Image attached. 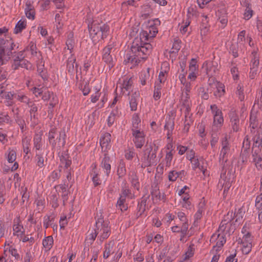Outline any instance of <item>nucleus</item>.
Segmentation results:
<instances>
[{
    "mask_svg": "<svg viewBox=\"0 0 262 262\" xmlns=\"http://www.w3.org/2000/svg\"><path fill=\"white\" fill-rule=\"evenodd\" d=\"M133 45L131 47L130 51L126 55L125 62H130L133 64L137 65L141 59L145 60L150 54L152 50V46L147 42Z\"/></svg>",
    "mask_w": 262,
    "mask_h": 262,
    "instance_id": "obj_1",
    "label": "nucleus"
},
{
    "mask_svg": "<svg viewBox=\"0 0 262 262\" xmlns=\"http://www.w3.org/2000/svg\"><path fill=\"white\" fill-rule=\"evenodd\" d=\"M90 36L95 43L106 38L110 33L109 26L103 23L94 20L88 25Z\"/></svg>",
    "mask_w": 262,
    "mask_h": 262,
    "instance_id": "obj_2",
    "label": "nucleus"
},
{
    "mask_svg": "<svg viewBox=\"0 0 262 262\" xmlns=\"http://www.w3.org/2000/svg\"><path fill=\"white\" fill-rule=\"evenodd\" d=\"M108 223L107 221L104 220L101 214L96 221L95 228L98 234H100L97 241L99 245H101L103 242L107 239L111 234V228L108 226Z\"/></svg>",
    "mask_w": 262,
    "mask_h": 262,
    "instance_id": "obj_3",
    "label": "nucleus"
},
{
    "mask_svg": "<svg viewBox=\"0 0 262 262\" xmlns=\"http://www.w3.org/2000/svg\"><path fill=\"white\" fill-rule=\"evenodd\" d=\"M66 134L64 129L61 130L59 134L57 133L56 128H52L48 133V140L49 143L53 148H55L57 144L56 139L59 138V146L64 147L66 144Z\"/></svg>",
    "mask_w": 262,
    "mask_h": 262,
    "instance_id": "obj_4",
    "label": "nucleus"
},
{
    "mask_svg": "<svg viewBox=\"0 0 262 262\" xmlns=\"http://www.w3.org/2000/svg\"><path fill=\"white\" fill-rule=\"evenodd\" d=\"M12 45L15 46L12 38L5 37V39L0 38V58L5 60L7 52L12 48Z\"/></svg>",
    "mask_w": 262,
    "mask_h": 262,
    "instance_id": "obj_5",
    "label": "nucleus"
},
{
    "mask_svg": "<svg viewBox=\"0 0 262 262\" xmlns=\"http://www.w3.org/2000/svg\"><path fill=\"white\" fill-rule=\"evenodd\" d=\"M222 148L221 150L219 160L222 165H223L222 171H224L225 163H226L228 161L226 156L230 149L229 143L228 141L227 135H226V136L223 138L222 140Z\"/></svg>",
    "mask_w": 262,
    "mask_h": 262,
    "instance_id": "obj_6",
    "label": "nucleus"
},
{
    "mask_svg": "<svg viewBox=\"0 0 262 262\" xmlns=\"http://www.w3.org/2000/svg\"><path fill=\"white\" fill-rule=\"evenodd\" d=\"M114 46L113 43L108 44L103 50L102 60L108 65L110 70L114 66L113 58L111 54Z\"/></svg>",
    "mask_w": 262,
    "mask_h": 262,
    "instance_id": "obj_7",
    "label": "nucleus"
},
{
    "mask_svg": "<svg viewBox=\"0 0 262 262\" xmlns=\"http://www.w3.org/2000/svg\"><path fill=\"white\" fill-rule=\"evenodd\" d=\"M132 135L134 137L133 141L135 146L137 148H141L145 143V135L143 132H141L139 129H132Z\"/></svg>",
    "mask_w": 262,
    "mask_h": 262,
    "instance_id": "obj_8",
    "label": "nucleus"
},
{
    "mask_svg": "<svg viewBox=\"0 0 262 262\" xmlns=\"http://www.w3.org/2000/svg\"><path fill=\"white\" fill-rule=\"evenodd\" d=\"M224 118L221 111H217L214 114L213 124L211 127L212 132H219L223 125Z\"/></svg>",
    "mask_w": 262,
    "mask_h": 262,
    "instance_id": "obj_9",
    "label": "nucleus"
},
{
    "mask_svg": "<svg viewBox=\"0 0 262 262\" xmlns=\"http://www.w3.org/2000/svg\"><path fill=\"white\" fill-rule=\"evenodd\" d=\"M202 68L205 69L206 74L208 76H214L218 71V65L216 62L213 61H206L203 64Z\"/></svg>",
    "mask_w": 262,
    "mask_h": 262,
    "instance_id": "obj_10",
    "label": "nucleus"
},
{
    "mask_svg": "<svg viewBox=\"0 0 262 262\" xmlns=\"http://www.w3.org/2000/svg\"><path fill=\"white\" fill-rule=\"evenodd\" d=\"M230 123L233 132H237L239 130V120L237 113L231 110L229 113Z\"/></svg>",
    "mask_w": 262,
    "mask_h": 262,
    "instance_id": "obj_11",
    "label": "nucleus"
},
{
    "mask_svg": "<svg viewBox=\"0 0 262 262\" xmlns=\"http://www.w3.org/2000/svg\"><path fill=\"white\" fill-rule=\"evenodd\" d=\"M145 149L144 150V156L141 159L143 161L142 164V167L145 168L150 166V162L149 160V156L150 155L151 152H152L153 149L151 145H148L146 144L145 146Z\"/></svg>",
    "mask_w": 262,
    "mask_h": 262,
    "instance_id": "obj_12",
    "label": "nucleus"
},
{
    "mask_svg": "<svg viewBox=\"0 0 262 262\" xmlns=\"http://www.w3.org/2000/svg\"><path fill=\"white\" fill-rule=\"evenodd\" d=\"M150 194L153 201L155 200L156 201L163 200L164 201L165 200V195L164 193H163V194H161L159 187L157 184H156L155 186H151Z\"/></svg>",
    "mask_w": 262,
    "mask_h": 262,
    "instance_id": "obj_13",
    "label": "nucleus"
},
{
    "mask_svg": "<svg viewBox=\"0 0 262 262\" xmlns=\"http://www.w3.org/2000/svg\"><path fill=\"white\" fill-rule=\"evenodd\" d=\"M261 149L259 148H255L253 152L252 156L253 157V162L255 163L256 167L258 169L262 168V157L260 155Z\"/></svg>",
    "mask_w": 262,
    "mask_h": 262,
    "instance_id": "obj_14",
    "label": "nucleus"
},
{
    "mask_svg": "<svg viewBox=\"0 0 262 262\" xmlns=\"http://www.w3.org/2000/svg\"><path fill=\"white\" fill-rule=\"evenodd\" d=\"M25 13L27 18L32 20L35 19V11L30 1H27L26 3Z\"/></svg>",
    "mask_w": 262,
    "mask_h": 262,
    "instance_id": "obj_15",
    "label": "nucleus"
},
{
    "mask_svg": "<svg viewBox=\"0 0 262 262\" xmlns=\"http://www.w3.org/2000/svg\"><path fill=\"white\" fill-rule=\"evenodd\" d=\"M76 58L75 57L71 56V57L69 58L67 60V70L70 74H73L75 69H76V73L77 72V68L78 64L75 63Z\"/></svg>",
    "mask_w": 262,
    "mask_h": 262,
    "instance_id": "obj_16",
    "label": "nucleus"
},
{
    "mask_svg": "<svg viewBox=\"0 0 262 262\" xmlns=\"http://www.w3.org/2000/svg\"><path fill=\"white\" fill-rule=\"evenodd\" d=\"M251 236V233L249 232H247L245 234L241 241L243 246L245 247V249L248 248V251L246 252V254H248L251 251L252 247Z\"/></svg>",
    "mask_w": 262,
    "mask_h": 262,
    "instance_id": "obj_17",
    "label": "nucleus"
},
{
    "mask_svg": "<svg viewBox=\"0 0 262 262\" xmlns=\"http://www.w3.org/2000/svg\"><path fill=\"white\" fill-rule=\"evenodd\" d=\"M35 159L36 162V166L39 168H42L47 164V158L43 156L42 153L36 152Z\"/></svg>",
    "mask_w": 262,
    "mask_h": 262,
    "instance_id": "obj_18",
    "label": "nucleus"
},
{
    "mask_svg": "<svg viewBox=\"0 0 262 262\" xmlns=\"http://www.w3.org/2000/svg\"><path fill=\"white\" fill-rule=\"evenodd\" d=\"M110 162V157H109L107 153H105L104 155V158L101 161V166L102 168L105 169V172L107 176L109 175L111 169Z\"/></svg>",
    "mask_w": 262,
    "mask_h": 262,
    "instance_id": "obj_19",
    "label": "nucleus"
},
{
    "mask_svg": "<svg viewBox=\"0 0 262 262\" xmlns=\"http://www.w3.org/2000/svg\"><path fill=\"white\" fill-rule=\"evenodd\" d=\"M27 105L30 108V114H38V110L41 108L42 104L39 101H29L27 102Z\"/></svg>",
    "mask_w": 262,
    "mask_h": 262,
    "instance_id": "obj_20",
    "label": "nucleus"
},
{
    "mask_svg": "<svg viewBox=\"0 0 262 262\" xmlns=\"http://www.w3.org/2000/svg\"><path fill=\"white\" fill-rule=\"evenodd\" d=\"M30 63L27 60H13L12 68L13 70H17L19 67L28 69V66Z\"/></svg>",
    "mask_w": 262,
    "mask_h": 262,
    "instance_id": "obj_21",
    "label": "nucleus"
},
{
    "mask_svg": "<svg viewBox=\"0 0 262 262\" xmlns=\"http://www.w3.org/2000/svg\"><path fill=\"white\" fill-rule=\"evenodd\" d=\"M129 180L132 183V185L139 190L140 188V183L139 182L138 177L135 171H130L129 173Z\"/></svg>",
    "mask_w": 262,
    "mask_h": 262,
    "instance_id": "obj_22",
    "label": "nucleus"
},
{
    "mask_svg": "<svg viewBox=\"0 0 262 262\" xmlns=\"http://www.w3.org/2000/svg\"><path fill=\"white\" fill-rule=\"evenodd\" d=\"M216 84L213 88L216 89V90L214 92V95L216 97H221L224 95L225 94V85L221 82L215 83Z\"/></svg>",
    "mask_w": 262,
    "mask_h": 262,
    "instance_id": "obj_23",
    "label": "nucleus"
},
{
    "mask_svg": "<svg viewBox=\"0 0 262 262\" xmlns=\"http://www.w3.org/2000/svg\"><path fill=\"white\" fill-rule=\"evenodd\" d=\"M68 187V185H67L66 184H60L58 185H56L54 188L55 189H57L58 187H59L60 189L61 190V197L63 201V205H66V202L68 199V194H69V190H67V187Z\"/></svg>",
    "mask_w": 262,
    "mask_h": 262,
    "instance_id": "obj_24",
    "label": "nucleus"
},
{
    "mask_svg": "<svg viewBox=\"0 0 262 262\" xmlns=\"http://www.w3.org/2000/svg\"><path fill=\"white\" fill-rule=\"evenodd\" d=\"M217 16L220 23L225 26L228 22L227 11L225 9L222 8L218 10Z\"/></svg>",
    "mask_w": 262,
    "mask_h": 262,
    "instance_id": "obj_25",
    "label": "nucleus"
},
{
    "mask_svg": "<svg viewBox=\"0 0 262 262\" xmlns=\"http://www.w3.org/2000/svg\"><path fill=\"white\" fill-rule=\"evenodd\" d=\"M208 18L207 16H205L202 19L200 26L201 36H205L209 31V25L208 24Z\"/></svg>",
    "mask_w": 262,
    "mask_h": 262,
    "instance_id": "obj_26",
    "label": "nucleus"
},
{
    "mask_svg": "<svg viewBox=\"0 0 262 262\" xmlns=\"http://www.w3.org/2000/svg\"><path fill=\"white\" fill-rule=\"evenodd\" d=\"M257 50H254L252 52V58L251 61V68L252 69L258 70V66L259 64V56L257 54Z\"/></svg>",
    "mask_w": 262,
    "mask_h": 262,
    "instance_id": "obj_27",
    "label": "nucleus"
},
{
    "mask_svg": "<svg viewBox=\"0 0 262 262\" xmlns=\"http://www.w3.org/2000/svg\"><path fill=\"white\" fill-rule=\"evenodd\" d=\"M139 96V93L137 92H135L133 93L129 99V105L130 110L132 111H135L137 110V98Z\"/></svg>",
    "mask_w": 262,
    "mask_h": 262,
    "instance_id": "obj_28",
    "label": "nucleus"
},
{
    "mask_svg": "<svg viewBox=\"0 0 262 262\" xmlns=\"http://www.w3.org/2000/svg\"><path fill=\"white\" fill-rule=\"evenodd\" d=\"M157 33L158 31H153L152 35H148L147 31L142 30L140 33L141 43H144V41L148 40L149 38H152Z\"/></svg>",
    "mask_w": 262,
    "mask_h": 262,
    "instance_id": "obj_29",
    "label": "nucleus"
},
{
    "mask_svg": "<svg viewBox=\"0 0 262 262\" xmlns=\"http://www.w3.org/2000/svg\"><path fill=\"white\" fill-rule=\"evenodd\" d=\"M111 134L110 133H105L103 136L101 137L100 139V144L102 149L105 147L106 149L109 145L111 142Z\"/></svg>",
    "mask_w": 262,
    "mask_h": 262,
    "instance_id": "obj_30",
    "label": "nucleus"
},
{
    "mask_svg": "<svg viewBox=\"0 0 262 262\" xmlns=\"http://www.w3.org/2000/svg\"><path fill=\"white\" fill-rule=\"evenodd\" d=\"M114 244V241H111L105 245V250L103 252V256L104 258H107L111 253H114V252H113L112 251Z\"/></svg>",
    "mask_w": 262,
    "mask_h": 262,
    "instance_id": "obj_31",
    "label": "nucleus"
},
{
    "mask_svg": "<svg viewBox=\"0 0 262 262\" xmlns=\"http://www.w3.org/2000/svg\"><path fill=\"white\" fill-rule=\"evenodd\" d=\"M42 134L40 133L36 134L33 138V144L34 147L35 148L36 150H39L41 149L42 147Z\"/></svg>",
    "mask_w": 262,
    "mask_h": 262,
    "instance_id": "obj_32",
    "label": "nucleus"
},
{
    "mask_svg": "<svg viewBox=\"0 0 262 262\" xmlns=\"http://www.w3.org/2000/svg\"><path fill=\"white\" fill-rule=\"evenodd\" d=\"M226 242V239L225 235L223 234L221 236L220 234H219L217 235V241L216 245L213 246V250L215 249L216 251L220 250L221 248L223 246Z\"/></svg>",
    "mask_w": 262,
    "mask_h": 262,
    "instance_id": "obj_33",
    "label": "nucleus"
},
{
    "mask_svg": "<svg viewBox=\"0 0 262 262\" xmlns=\"http://www.w3.org/2000/svg\"><path fill=\"white\" fill-rule=\"evenodd\" d=\"M243 5L246 7L244 18L246 20H249L252 16L253 11L252 10L250 4L248 2L245 1Z\"/></svg>",
    "mask_w": 262,
    "mask_h": 262,
    "instance_id": "obj_34",
    "label": "nucleus"
},
{
    "mask_svg": "<svg viewBox=\"0 0 262 262\" xmlns=\"http://www.w3.org/2000/svg\"><path fill=\"white\" fill-rule=\"evenodd\" d=\"M150 68H147L146 71H142L140 73V79L141 84L142 85H145L147 83V81L150 78L149 74Z\"/></svg>",
    "mask_w": 262,
    "mask_h": 262,
    "instance_id": "obj_35",
    "label": "nucleus"
},
{
    "mask_svg": "<svg viewBox=\"0 0 262 262\" xmlns=\"http://www.w3.org/2000/svg\"><path fill=\"white\" fill-rule=\"evenodd\" d=\"M88 233L89 234L86 236L85 241L90 245H92L98 235V232H97L96 228H94L92 229H89Z\"/></svg>",
    "mask_w": 262,
    "mask_h": 262,
    "instance_id": "obj_36",
    "label": "nucleus"
},
{
    "mask_svg": "<svg viewBox=\"0 0 262 262\" xmlns=\"http://www.w3.org/2000/svg\"><path fill=\"white\" fill-rule=\"evenodd\" d=\"M141 16L144 19L149 17L150 14L152 12V8L149 5H144L142 6Z\"/></svg>",
    "mask_w": 262,
    "mask_h": 262,
    "instance_id": "obj_37",
    "label": "nucleus"
},
{
    "mask_svg": "<svg viewBox=\"0 0 262 262\" xmlns=\"http://www.w3.org/2000/svg\"><path fill=\"white\" fill-rule=\"evenodd\" d=\"M60 161L61 162V166H64L66 168L68 169L71 165V160L69 159L68 155H62L60 156Z\"/></svg>",
    "mask_w": 262,
    "mask_h": 262,
    "instance_id": "obj_38",
    "label": "nucleus"
},
{
    "mask_svg": "<svg viewBox=\"0 0 262 262\" xmlns=\"http://www.w3.org/2000/svg\"><path fill=\"white\" fill-rule=\"evenodd\" d=\"M174 127V118L169 115L166 118V122L164 125V129L166 130H173Z\"/></svg>",
    "mask_w": 262,
    "mask_h": 262,
    "instance_id": "obj_39",
    "label": "nucleus"
},
{
    "mask_svg": "<svg viewBox=\"0 0 262 262\" xmlns=\"http://www.w3.org/2000/svg\"><path fill=\"white\" fill-rule=\"evenodd\" d=\"M27 26V22L26 20H19L16 24L14 30L15 34H18L22 31L23 30L26 28Z\"/></svg>",
    "mask_w": 262,
    "mask_h": 262,
    "instance_id": "obj_40",
    "label": "nucleus"
},
{
    "mask_svg": "<svg viewBox=\"0 0 262 262\" xmlns=\"http://www.w3.org/2000/svg\"><path fill=\"white\" fill-rule=\"evenodd\" d=\"M162 85L160 83H156L154 87V98L155 100H159L161 97Z\"/></svg>",
    "mask_w": 262,
    "mask_h": 262,
    "instance_id": "obj_41",
    "label": "nucleus"
},
{
    "mask_svg": "<svg viewBox=\"0 0 262 262\" xmlns=\"http://www.w3.org/2000/svg\"><path fill=\"white\" fill-rule=\"evenodd\" d=\"M78 88L82 91L83 94L84 96L88 95L90 92L89 81L84 82L83 81L82 83L79 84Z\"/></svg>",
    "mask_w": 262,
    "mask_h": 262,
    "instance_id": "obj_42",
    "label": "nucleus"
},
{
    "mask_svg": "<svg viewBox=\"0 0 262 262\" xmlns=\"http://www.w3.org/2000/svg\"><path fill=\"white\" fill-rule=\"evenodd\" d=\"M14 235L22 236L25 234V229H24L23 226L20 225L19 224L14 225L13 227Z\"/></svg>",
    "mask_w": 262,
    "mask_h": 262,
    "instance_id": "obj_43",
    "label": "nucleus"
},
{
    "mask_svg": "<svg viewBox=\"0 0 262 262\" xmlns=\"http://www.w3.org/2000/svg\"><path fill=\"white\" fill-rule=\"evenodd\" d=\"M75 41L73 39V34L70 33L68 36V39L66 41V46L67 49L70 50V53L72 52V50L74 47Z\"/></svg>",
    "mask_w": 262,
    "mask_h": 262,
    "instance_id": "obj_44",
    "label": "nucleus"
},
{
    "mask_svg": "<svg viewBox=\"0 0 262 262\" xmlns=\"http://www.w3.org/2000/svg\"><path fill=\"white\" fill-rule=\"evenodd\" d=\"M57 103V100L53 97L51 102L49 103L48 110V117L51 119L53 117V107Z\"/></svg>",
    "mask_w": 262,
    "mask_h": 262,
    "instance_id": "obj_45",
    "label": "nucleus"
},
{
    "mask_svg": "<svg viewBox=\"0 0 262 262\" xmlns=\"http://www.w3.org/2000/svg\"><path fill=\"white\" fill-rule=\"evenodd\" d=\"M53 244V239L51 236L46 237L42 241L43 246L48 250L52 248Z\"/></svg>",
    "mask_w": 262,
    "mask_h": 262,
    "instance_id": "obj_46",
    "label": "nucleus"
},
{
    "mask_svg": "<svg viewBox=\"0 0 262 262\" xmlns=\"http://www.w3.org/2000/svg\"><path fill=\"white\" fill-rule=\"evenodd\" d=\"M245 214V211L243 210V208L241 207L238 209L237 213H234V216L235 218V223L241 224L243 220V216Z\"/></svg>",
    "mask_w": 262,
    "mask_h": 262,
    "instance_id": "obj_47",
    "label": "nucleus"
},
{
    "mask_svg": "<svg viewBox=\"0 0 262 262\" xmlns=\"http://www.w3.org/2000/svg\"><path fill=\"white\" fill-rule=\"evenodd\" d=\"M253 109L251 110L250 117V126L253 129H255L258 126V121L257 120L256 116L255 114H253Z\"/></svg>",
    "mask_w": 262,
    "mask_h": 262,
    "instance_id": "obj_48",
    "label": "nucleus"
},
{
    "mask_svg": "<svg viewBox=\"0 0 262 262\" xmlns=\"http://www.w3.org/2000/svg\"><path fill=\"white\" fill-rule=\"evenodd\" d=\"M30 139L27 137L23 138L22 140V144L23 146L24 152L27 155L30 152L29 146Z\"/></svg>",
    "mask_w": 262,
    "mask_h": 262,
    "instance_id": "obj_49",
    "label": "nucleus"
},
{
    "mask_svg": "<svg viewBox=\"0 0 262 262\" xmlns=\"http://www.w3.org/2000/svg\"><path fill=\"white\" fill-rule=\"evenodd\" d=\"M41 96L42 99L44 101L49 100L51 97H55L53 93L50 92L46 88H45V90L43 91Z\"/></svg>",
    "mask_w": 262,
    "mask_h": 262,
    "instance_id": "obj_50",
    "label": "nucleus"
},
{
    "mask_svg": "<svg viewBox=\"0 0 262 262\" xmlns=\"http://www.w3.org/2000/svg\"><path fill=\"white\" fill-rule=\"evenodd\" d=\"M15 119L16 122L19 126L21 131L23 132L25 126L26 125L24 119L19 116L18 113L15 114Z\"/></svg>",
    "mask_w": 262,
    "mask_h": 262,
    "instance_id": "obj_51",
    "label": "nucleus"
},
{
    "mask_svg": "<svg viewBox=\"0 0 262 262\" xmlns=\"http://www.w3.org/2000/svg\"><path fill=\"white\" fill-rule=\"evenodd\" d=\"M189 95L187 93L183 94L182 95V104L184 106L186 107V108L187 111L190 108L189 107Z\"/></svg>",
    "mask_w": 262,
    "mask_h": 262,
    "instance_id": "obj_52",
    "label": "nucleus"
},
{
    "mask_svg": "<svg viewBox=\"0 0 262 262\" xmlns=\"http://www.w3.org/2000/svg\"><path fill=\"white\" fill-rule=\"evenodd\" d=\"M16 158V151L14 149H9V152L7 156V160L9 163H13L15 161Z\"/></svg>",
    "mask_w": 262,
    "mask_h": 262,
    "instance_id": "obj_53",
    "label": "nucleus"
},
{
    "mask_svg": "<svg viewBox=\"0 0 262 262\" xmlns=\"http://www.w3.org/2000/svg\"><path fill=\"white\" fill-rule=\"evenodd\" d=\"M30 125L34 127L38 124L39 120L37 117L38 114H30Z\"/></svg>",
    "mask_w": 262,
    "mask_h": 262,
    "instance_id": "obj_54",
    "label": "nucleus"
},
{
    "mask_svg": "<svg viewBox=\"0 0 262 262\" xmlns=\"http://www.w3.org/2000/svg\"><path fill=\"white\" fill-rule=\"evenodd\" d=\"M218 132H212L211 131V140L210 141V144L212 147L215 146L216 143L219 140V134Z\"/></svg>",
    "mask_w": 262,
    "mask_h": 262,
    "instance_id": "obj_55",
    "label": "nucleus"
},
{
    "mask_svg": "<svg viewBox=\"0 0 262 262\" xmlns=\"http://www.w3.org/2000/svg\"><path fill=\"white\" fill-rule=\"evenodd\" d=\"M173 155L172 149L169 151H167L165 157L166 166L169 167L171 165V162L173 158Z\"/></svg>",
    "mask_w": 262,
    "mask_h": 262,
    "instance_id": "obj_56",
    "label": "nucleus"
},
{
    "mask_svg": "<svg viewBox=\"0 0 262 262\" xmlns=\"http://www.w3.org/2000/svg\"><path fill=\"white\" fill-rule=\"evenodd\" d=\"M133 83V82L132 78H129V79L126 78V79L124 80L123 83L122 84V88H123L126 91H128L131 89Z\"/></svg>",
    "mask_w": 262,
    "mask_h": 262,
    "instance_id": "obj_57",
    "label": "nucleus"
},
{
    "mask_svg": "<svg viewBox=\"0 0 262 262\" xmlns=\"http://www.w3.org/2000/svg\"><path fill=\"white\" fill-rule=\"evenodd\" d=\"M58 200V198L56 194H53L50 196V204H52V207L55 209L59 206Z\"/></svg>",
    "mask_w": 262,
    "mask_h": 262,
    "instance_id": "obj_58",
    "label": "nucleus"
},
{
    "mask_svg": "<svg viewBox=\"0 0 262 262\" xmlns=\"http://www.w3.org/2000/svg\"><path fill=\"white\" fill-rule=\"evenodd\" d=\"M146 206L140 204L138 202L137 208V213L136 214V218L138 219L140 217L145 211Z\"/></svg>",
    "mask_w": 262,
    "mask_h": 262,
    "instance_id": "obj_59",
    "label": "nucleus"
},
{
    "mask_svg": "<svg viewBox=\"0 0 262 262\" xmlns=\"http://www.w3.org/2000/svg\"><path fill=\"white\" fill-rule=\"evenodd\" d=\"M194 250V245L193 244L190 245L189 246L187 251L185 252V256L184 259V261L186 260L187 258H188L190 257H192L193 255Z\"/></svg>",
    "mask_w": 262,
    "mask_h": 262,
    "instance_id": "obj_60",
    "label": "nucleus"
},
{
    "mask_svg": "<svg viewBox=\"0 0 262 262\" xmlns=\"http://www.w3.org/2000/svg\"><path fill=\"white\" fill-rule=\"evenodd\" d=\"M208 90L209 89H207L206 91L204 87H201L199 88V93L202 99L207 100L209 98V95L207 92Z\"/></svg>",
    "mask_w": 262,
    "mask_h": 262,
    "instance_id": "obj_61",
    "label": "nucleus"
},
{
    "mask_svg": "<svg viewBox=\"0 0 262 262\" xmlns=\"http://www.w3.org/2000/svg\"><path fill=\"white\" fill-rule=\"evenodd\" d=\"M21 191L23 192L21 198V202L23 204H24L25 201H28L30 195L29 193L27 192V187H21Z\"/></svg>",
    "mask_w": 262,
    "mask_h": 262,
    "instance_id": "obj_62",
    "label": "nucleus"
},
{
    "mask_svg": "<svg viewBox=\"0 0 262 262\" xmlns=\"http://www.w3.org/2000/svg\"><path fill=\"white\" fill-rule=\"evenodd\" d=\"M255 107H257L259 110L262 111V91H261L260 96L257 100H255L253 106V110Z\"/></svg>",
    "mask_w": 262,
    "mask_h": 262,
    "instance_id": "obj_63",
    "label": "nucleus"
},
{
    "mask_svg": "<svg viewBox=\"0 0 262 262\" xmlns=\"http://www.w3.org/2000/svg\"><path fill=\"white\" fill-rule=\"evenodd\" d=\"M43 90H45V88L43 87L41 88L34 87L32 89L33 93L36 97L41 96Z\"/></svg>",
    "mask_w": 262,
    "mask_h": 262,
    "instance_id": "obj_64",
    "label": "nucleus"
}]
</instances>
